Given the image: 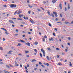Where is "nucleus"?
I'll list each match as a JSON object with an SVG mask.
<instances>
[{
  "instance_id": "8fccbe9b",
  "label": "nucleus",
  "mask_w": 73,
  "mask_h": 73,
  "mask_svg": "<svg viewBox=\"0 0 73 73\" xmlns=\"http://www.w3.org/2000/svg\"><path fill=\"white\" fill-rule=\"evenodd\" d=\"M64 10H65V11H67L66 7H65V8Z\"/></svg>"
},
{
  "instance_id": "603ef678",
  "label": "nucleus",
  "mask_w": 73,
  "mask_h": 73,
  "mask_svg": "<svg viewBox=\"0 0 73 73\" xmlns=\"http://www.w3.org/2000/svg\"><path fill=\"white\" fill-rule=\"evenodd\" d=\"M60 17H62V14H60Z\"/></svg>"
},
{
  "instance_id": "4468645a",
  "label": "nucleus",
  "mask_w": 73,
  "mask_h": 73,
  "mask_svg": "<svg viewBox=\"0 0 73 73\" xmlns=\"http://www.w3.org/2000/svg\"><path fill=\"white\" fill-rule=\"evenodd\" d=\"M47 13L48 15H49L50 16H51V15H50V12H49V11H48Z\"/></svg>"
},
{
  "instance_id": "09e8293b",
  "label": "nucleus",
  "mask_w": 73,
  "mask_h": 73,
  "mask_svg": "<svg viewBox=\"0 0 73 73\" xmlns=\"http://www.w3.org/2000/svg\"><path fill=\"white\" fill-rule=\"evenodd\" d=\"M0 49L1 50H3V48H2L1 47L0 48Z\"/></svg>"
},
{
  "instance_id": "1a4fd4ad",
  "label": "nucleus",
  "mask_w": 73,
  "mask_h": 73,
  "mask_svg": "<svg viewBox=\"0 0 73 73\" xmlns=\"http://www.w3.org/2000/svg\"><path fill=\"white\" fill-rule=\"evenodd\" d=\"M62 4L61 3H60L59 5V7L61 9H62Z\"/></svg>"
},
{
  "instance_id": "864d4df0",
  "label": "nucleus",
  "mask_w": 73,
  "mask_h": 73,
  "mask_svg": "<svg viewBox=\"0 0 73 73\" xmlns=\"http://www.w3.org/2000/svg\"><path fill=\"white\" fill-rule=\"evenodd\" d=\"M3 41H5V38H3Z\"/></svg>"
},
{
  "instance_id": "393cba45",
  "label": "nucleus",
  "mask_w": 73,
  "mask_h": 73,
  "mask_svg": "<svg viewBox=\"0 0 73 73\" xmlns=\"http://www.w3.org/2000/svg\"><path fill=\"white\" fill-rule=\"evenodd\" d=\"M34 51H35V52L36 53H37V50H36V49H35Z\"/></svg>"
},
{
  "instance_id": "0eeeda50",
  "label": "nucleus",
  "mask_w": 73,
  "mask_h": 73,
  "mask_svg": "<svg viewBox=\"0 0 73 73\" xmlns=\"http://www.w3.org/2000/svg\"><path fill=\"white\" fill-rule=\"evenodd\" d=\"M9 21L11 23H12L13 24H14V22L13 21L11 20H9Z\"/></svg>"
},
{
  "instance_id": "4be33fe9",
  "label": "nucleus",
  "mask_w": 73,
  "mask_h": 73,
  "mask_svg": "<svg viewBox=\"0 0 73 73\" xmlns=\"http://www.w3.org/2000/svg\"><path fill=\"white\" fill-rule=\"evenodd\" d=\"M11 52H12L11 51H10L9 52H8L7 53V54H11Z\"/></svg>"
},
{
  "instance_id": "b1692460",
  "label": "nucleus",
  "mask_w": 73,
  "mask_h": 73,
  "mask_svg": "<svg viewBox=\"0 0 73 73\" xmlns=\"http://www.w3.org/2000/svg\"><path fill=\"white\" fill-rule=\"evenodd\" d=\"M48 25H49L50 27H52V24L50 23L48 24Z\"/></svg>"
},
{
  "instance_id": "f03ea898",
  "label": "nucleus",
  "mask_w": 73,
  "mask_h": 73,
  "mask_svg": "<svg viewBox=\"0 0 73 73\" xmlns=\"http://www.w3.org/2000/svg\"><path fill=\"white\" fill-rule=\"evenodd\" d=\"M10 6L11 8H16L17 5L15 4H11L10 5Z\"/></svg>"
},
{
  "instance_id": "7c9ffc66",
  "label": "nucleus",
  "mask_w": 73,
  "mask_h": 73,
  "mask_svg": "<svg viewBox=\"0 0 73 73\" xmlns=\"http://www.w3.org/2000/svg\"><path fill=\"white\" fill-rule=\"evenodd\" d=\"M28 6L30 8H32V6H31V5H29Z\"/></svg>"
},
{
  "instance_id": "a211bd4d",
  "label": "nucleus",
  "mask_w": 73,
  "mask_h": 73,
  "mask_svg": "<svg viewBox=\"0 0 73 73\" xmlns=\"http://www.w3.org/2000/svg\"><path fill=\"white\" fill-rule=\"evenodd\" d=\"M39 54L40 57H42V54H41V53H39Z\"/></svg>"
},
{
  "instance_id": "20e7f679",
  "label": "nucleus",
  "mask_w": 73,
  "mask_h": 73,
  "mask_svg": "<svg viewBox=\"0 0 73 73\" xmlns=\"http://www.w3.org/2000/svg\"><path fill=\"white\" fill-rule=\"evenodd\" d=\"M26 44L27 45V46H30V45H31L30 43L29 42H27L26 43Z\"/></svg>"
},
{
  "instance_id": "423d86ee",
  "label": "nucleus",
  "mask_w": 73,
  "mask_h": 73,
  "mask_svg": "<svg viewBox=\"0 0 73 73\" xmlns=\"http://www.w3.org/2000/svg\"><path fill=\"white\" fill-rule=\"evenodd\" d=\"M31 60H32L31 61V62H34V61L35 62H36V60L34 59H32Z\"/></svg>"
},
{
  "instance_id": "de8ad7c7",
  "label": "nucleus",
  "mask_w": 73,
  "mask_h": 73,
  "mask_svg": "<svg viewBox=\"0 0 73 73\" xmlns=\"http://www.w3.org/2000/svg\"><path fill=\"white\" fill-rule=\"evenodd\" d=\"M51 40L52 41H54V39H53V38L52 37L51 38Z\"/></svg>"
},
{
  "instance_id": "2f4dec72",
  "label": "nucleus",
  "mask_w": 73,
  "mask_h": 73,
  "mask_svg": "<svg viewBox=\"0 0 73 73\" xmlns=\"http://www.w3.org/2000/svg\"><path fill=\"white\" fill-rule=\"evenodd\" d=\"M62 20L63 21H65V19H64V18H62Z\"/></svg>"
},
{
  "instance_id": "dca6fc26",
  "label": "nucleus",
  "mask_w": 73,
  "mask_h": 73,
  "mask_svg": "<svg viewBox=\"0 0 73 73\" xmlns=\"http://www.w3.org/2000/svg\"><path fill=\"white\" fill-rule=\"evenodd\" d=\"M21 11H19L18 13H17V15H19V14H20V13H21Z\"/></svg>"
},
{
  "instance_id": "9d476101",
  "label": "nucleus",
  "mask_w": 73,
  "mask_h": 73,
  "mask_svg": "<svg viewBox=\"0 0 73 73\" xmlns=\"http://www.w3.org/2000/svg\"><path fill=\"white\" fill-rule=\"evenodd\" d=\"M47 49L48 50H49V51L50 52H52V50L50 49V48H48Z\"/></svg>"
},
{
  "instance_id": "49530a36",
  "label": "nucleus",
  "mask_w": 73,
  "mask_h": 73,
  "mask_svg": "<svg viewBox=\"0 0 73 73\" xmlns=\"http://www.w3.org/2000/svg\"><path fill=\"white\" fill-rule=\"evenodd\" d=\"M61 64L60 63H58V65H61Z\"/></svg>"
},
{
  "instance_id": "c85d7f7f",
  "label": "nucleus",
  "mask_w": 73,
  "mask_h": 73,
  "mask_svg": "<svg viewBox=\"0 0 73 73\" xmlns=\"http://www.w3.org/2000/svg\"><path fill=\"white\" fill-rule=\"evenodd\" d=\"M25 69H26V70H28V68H27V66H25Z\"/></svg>"
},
{
  "instance_id": "f3484780",
  "label": "nucleus",
  "mask_w": 73,
  "mask_h": 73,
  "mask_svg": "<svg viewBox=\"0 0 73 73\" xmlns=\"http://www.w3.org/2000/svg\"><path fill=\"white\" fill-rule=\"evenodd\" d=\"M70 9V6H69V5H68V9Z\"/></svg>"
},
{
  "instance_id": "6e6d98bb",
  "label": "nucleus",
  "mask_w": 73,
  "mask_h": 73,
  "mask_svg": "<svg viewBox=\"0 0 73 73\" xmlns=\"http://www.w3.org/2000/svg\"><path fill=\"white\" fill-rule=\"evenodd\" d=\"M39 64H40V65H42V63L41 62H39Z\"/></svg>"
},
{
  "instance_id": "338daca9",
  "label": "nucleus",
  "mask_w": 73,
  "mask_h": 73,
  "mask_svg": "<svg viewBox=\"0 0 73 73\" xmlns=\"http://www.w3.org/2000/svg\"><path fill=\"white\" fill-rule=\"evenodd\" d=\"M68 38L69 40H70V37H69Z\"/></svg>"
},
{
  "instance_id": "412c9836",
  "label": "nucleus",
  "mask_w": 73,
  "mask_h": 73,
  "mask_svg": "<svg viewBox=\"0 0 73 73\" xmlns=\"http://www.w3.org/2000/svg\"><path fill=\"white\" fill-rule=\"evenodd\" d=\"M11 52H12L11 51H10L9 52H8L7 53V54H11Z\"/></svg>"
},
{
  "instance_id": "13d9d810",
  "label": "nucleus",
  "mask_w": 73,
  "mask_h": 73,
  "mask_svg": "<svg viewBox=\"0 0 73 73\" xmlns=\"http://www.w3.org/2000/svg\"><path fill=\"white\" fill-rule=\"evenodd\" d=\"M23 19H24L25 20H26V18L25 17H24Z\"/></svg>"
},
{
  "instance_id": "5fc2aeb1",
  "label": "nucleus",
  "mask_w": 73,
  "mask_h": 73,
  "mask_svg": "<svg viewBox=\"0 0 73 73\" xmlns=\"http://www.w3.org/2000/svg\"><path fill=\"white\" fill-rule=\"evenodd\" d=\"M20 27H24V26L23 25H20Z\"/></svg>"
},
{
  "instance_id": "052dcab7",
  "label": "nucleus",
  "mask_w": 73,
  "mask_h": 73,
  "mask_svg": "<svg viewBox=\"0 0 73 73\" xmlns=\"http://www.w3.org/2000/svg\"><path fill=\"white\" fill-rule=\"evenodd\" d=\"M27 68H29V64H27Z\"/></svg>"
},
{
  "instance_id": "f8f14e48",
  "label": "nucleus",
  "mask_w": 73,
  "mask_h": 73,
  "mask_svg": "<svg viewBox=\"0 0 73 73\" xmlns=\"http://www.w3.org/2000/svg\"><path fill=\"white\" fill-rule=\"evenodd\" d=\"M46 58L48 60V61H49V57L47 56H46Z\"/></svg>"
},
{
  "instance_id": "cd10ccee",
  "label": "nucleus",
  "mask_w": 73,
  "mask_h": 73,
  "mask_svg": "<svg viewBox=\"0 0 73 73\" xmlns=\"http://www.w3.org/2000/svg\"><path fill=\"white\" fill-rule=\"evenodd\" d=\"M18 46H21V44L20 43H18Z\"/></svg>"
},
{
  "instance_id": "c756f323",
  "label": "nucleus",
  "mask_w": 73,
  "mask_h": 73,
  "mask_svg": "<svg viewBox=\"0 0 73 73\" xmlns=\"http://www.w3.org/2000/svg\"><path fill=\"white\" fill-rule=\"evenodd\" d=\"M28 53H29V51H25V53L26 54Z\"/></svg>"
},
{
  "instance_id": "5701e85b",
  "label": "nucleus",
  "mask_w": 73,
  "mask_h": 73,
  "mask_svg": "<svg viewBox=\"0 0 73 73\" xmlns=\"http://www.w3.org/2000/svg\"><path fill=\"white\" fill-rule=\"evenodd\" d=\"M15 66H19V64L17 63H15Z\"/></svg>"
},
{
  "instance_id": "39448f33",
  "label": "nucleus",
  "mask_w": 73,
  "mask_h": 73,
  "mask_svg": "<svg viewBox=\"0 0 73 73\" xmlns=\"http://www.w3.org/2000/svg\"><path fill=\"white\" fill-rule=\"evenodd\" d=\"M57 1V0H52V2L54 4V3H56V2Z\"/></svg>"
},
{
  "instance_id": "69168bd1",
  "label": "nucleus",
  "mask_w": 73,
  "mask_h": 73,
  "mask_svg": "<svg viewBox=\"0 0 73 73\" xmlns=\"http://www.w3.org/2000/svg\"><path fill=\"white\" fill-rule=\"evenodd\" d=\"M59 57H60V56L57 55V58H59Z\"/></svg>"
},
{
  "instance_id": "2eb2a0df",
  "label": "nucleus",
  "mask_w": 73,
  "mask_h": 73,
  "mask_svg": "<svg viewBox=\"0 0 73 73\" xmlns=\"http://www.w3.org/2000/svg\"><path fill=\"white\" fill-rule=\"evenodd\" d=\"M51 16H52V17H54V15L53 14V13H52L51 14Z\"/></svg>"
},
{
  "instance_id": "72a5a7b5",
  "label": "nucleus",
  "mask_w": 73,
  "mask_h": 73,
  "mask_svg": "<svg viewBox=\"0 0 73 73\" xmlns=\"http://www.w3.org/2000/svg\"><path fill=\"white\" fill-rule=\"evenodd\" d=\"M22 24H27V23H25V22H22Z\"/></svg>"
},
{
  "instance_id": "a19ab883",
  "label": "nucleus",
  "mask_w": 73,
  "mask_h": 73,
  "mask_svg": "<svg viewBox=\"0 0 73 73\" xmlns=\"http://www.w3.org/2000/svg\"><path fill=\"white\" fill-rule=\"evenodd\" d=\"M25 72L26 73H28V70H26Z\"/></svg>"
},
{
  "instance_id": "aec40b11",
  "label": "nucleus",
  "mask_w": 73,
  "mask_h": 73,
  "mask_svg": "<svg viewBox=\"0 0 73 73\" xmlns=\"http://www.w3.org/2000/svg\"><path fill=\"white\" fill-rule=\"evenodd\" d=\"M5 33L6 34V35H9V33H8V32H7V31L5 32Z\"/></svg>"
},
{
  "instance_id": "473e14b6",
  "label": "nucleus",
  "mask_w": 73,
  "mask_h": 73,
  "mask_svg": "<svg viewBox=\"0 0 73 73\" xmlns=\"http://www.w3.org/2000/svg\"><path fill=\"white\" fill-rule=\"evenodd\" d=\"M35 44V45H37V44H38V42H35L34 43Z\"/></svg>"
},
{
  "instance_id": "7ed1b4c3",
  "label": "nucleus",
  "mask_w": 73,
  "mask_h": 73,
  "mask_svg": "<svg viewBox=\"0 0 73 73\" xmlns=\"http://www.w3.org/2000/svg\"><path fill=\"white\" fill-rule=\"evenodd\" d=\"M53 14H54L56 17H57V13H56V12L54 11L53 12Z\"/></svg>"
},
{
  "instance_id": "f704fd0d",
  "label": "nucleus",
  "mask_w": 73,
  "mask_h": 73,
  "mask_svg": "<svg viewBox=\"0 0 73 73\" xmlns=\"http://www.w3.org/2000/svg\"><path fill=\"white\" fill-rule=\"evenodd\" d=\"M56 49L57 50H60V48H56Z\"/></svg>"
},
{
  "instance_id": "0e129e2a",
  "label": "nucleus",
  "mask_w": 73,
  "mask_h": 73,
  "mask_svg": "<svg viewBox=\"0 0 73 73\" xmlns=\"http://www.w3.org/2000/svg\"><path fill=\"white\" fill-rule=\"evenodd\" d=\"M31 33L30 32H28V34H31Z\"/></svg>"
},
{
  "instance_id": "3c124183",
  "label": "nucleus",
  "mask_w": 73,
  "mask_h": 73,
  "mask_svg": "<svg viewBox=\"0 0 73 73\" xmlns=\"http://www.w3.org/2000/svg\"><path fill=\"white\" fill-rule=\"evenodd\" d=\"M41 9H42V10H43V11H44V9L43 8H42V7H41Z\"/></svg>"
},
{
  "instance_id": "774afa93",
  "label": "nucleus",
  "mask_w": 73,
  "mask_h": 73,
  "mask_svg": "<svg viewBox=\"0 0 73 73\" xmlns=\"http://www.w3.org/2000/svg\"><path fill=\"white\" fill-rule=\"evenodd\" d=\"M10 66H11V67H13V66L11 65V64H10Z\"/></svg>"
},
{
  "instance_id": "a18cd8bd",
  "label": "nucleus",
  "mask_w": 73,
  "mask_h": 73,
  "mask_svg": "<svg viewBox=\"0 0 73 73\" xmlns=\"http://www.w3.org/2000/svg\"><path fill=\"white\" fill-rule=\"evenodd\" d=\"M6 66L7 68H9V66L8 65H6Z\"/></svg>"
},
{
  "instance_id": "680f3d73",
  "label": "nucleus",
  "mask_w": 73,
  "mask_h": 73,
  "mask_svg": "<svg viewBox=\"0 0 73 73\" xmlns=\"http://www.w3.org/2000/svg\"><path fill=\"white\" fill-rule=\"evenodd\" d=\"M62 23V22H57V23Z\"/></svg>"
},
{
  "instance_id": "a878e982",
  "label": "nucleus",
  "mask_w": 73,
  "mask_h": 73,
  "mask_svg": "<svg viewBox=\"0 0 73 73\" xmlns=\"http://www.w3.org/2000/svg\"><path fill=\"white\" fill-rule=\"evenodd\" d=\"M17 11H16L15 12V13H14V15H16V13H17Z\"/></svg>"
},
{
  "instance_id": "c03bdc74",
  "label": "nucleus",
  "mask_w": 73,
  "mask_h": 73,
  "mask_svg": "<svg viewBox=\"0 0 73 73\" xmlns=\"http://www.w3.org/2000/svg\"><path fill=\"white\" fill-rule=\"evenodd\" d=\"M0 64H4V63H3V62H1V61H0Z\"/></svg>"
},
{
  "instance_id": "79ce46f5",
  "label": "nucleus",
  "mask_w": 73,
  "mask_h": 73,
  "mask_svg": "<svg viewBox=\"0 0 73 73\" xmlns=\"http://www.w3.org/2000/svg\"><path fill=\"white\" fill-rule=\"evenodd\" d=\"M69 65L70 66H72V64H69Z\"/></svg>"
},
{
  "instance_id": "bf43d9fd",
  "label": "nucleus",
  "mask_w": 73,
  "mask_h": 73,
  "mask_svg": "<svg viewBox=\"0 0 73 73\" xmlns=\"http://www.w3.org/2000/svg\"><path fill=\"white\" fill-rule=\"evenodd\" d=\"M49 58V60H52V58L51 57H50Z\"/></svg>"
},
{
  "instance_id": "58836bf2",
  "label": "nucleus",
  "mask_w": 73,
  "mask_h": 73,
  "mask_svg": "<svg viewBox=\"0 0 73 73\" xmlns=\"http://www.w3.org/2000/svg\"><path fill=\"white\" fill-rule=\"evenodd\" d=\"M3 71L4 72V73H7V71H6V70H3Z\"/></svg>"
},
{
  "instance_id": "4d7b16f0",
  "label": "nucleus",
  "mask_w": 73,
  "mask_h": 73,
  "mask_svg": "<svg viewBox=\"0 0 73 73\" xmlns=\"http://www.w3.org/2000/svg\"><path fill=\"white\" fill-rule=\"evenodd\" d=\"M3 30H4L6 32H7V30L5 29L4 28Z\"/></svg>"
},
{
  "instance_id": "6ab92c4d",
  "label": "nucleus",
  "mask_w": 73,
  "mask_h": 73,
  "mask_svg": "<svg viewBox=\"0 0 73 73\" xmlns=\"http://www.w3.org/2000/svg\"><path fill=\"white\" fill-rule=\"evenodd\" d=\"M45 38H44V37H43L42 38V41H43V42H45Z\"/></svg>"
},
{
  "instance_id": "ea45409f",
  "label": "nucleus",
  "mask_w": 73,
  "mask_h": 73,
  "mask_svg": "<svg viewBox=\"0 0 73 73\" xmlns=\"http://www.w3.org/2000/svg\"><path fill=\"white\" fill-rule=\"evenodd\" d=\"M19 17H20V18H21V15H19Z\"/></svg>"
},
{
  "instance_id": "bb28decb",
  "label": "nucleus",
  "mask_w": 73,
  "mask_h": 73,
  "mask_svg": "<svg viewBox=\"0 0 73 73\" xmlns=\"http://www.w3.org/2000/svg\"><path fill=\"white\" fill-rule=\"evenodd\" d=\"M46 65L47 66H49V64L48 63H46Z\"/></svg>"
},
{
  "instance_id": "ddd939ff",
  "label": "nucleus",
  "mask_w": 73,
  "mask_h": 73,
  "mask_svg": "<svg viewBox=\"0 0 73 73\" xmlns=\"http://www.w3.org/2000/svg\"><path fill=\"white\" fill-rule=\"evenodd\" d=\"M17 20H21V21H22V20H23L22 19L18 18H17Z\"/></svg>"
},
{
  "instance_id": "f257e3e1",
  "label": "nucleus",
  "mask_w": 73,
  "mask_h": 73,
  "mask_svg": "<svg viewBox=\"0 0 73 73\" xmlns=\"http://www.w3.org/2000/svg\"><path fill=\"white\" fill-rule=\"evenodd\" d=\"M41 51L43 53V55L44 57L45 56V52L44 51V49L43 48H42L41 49Z\"/></svg>"
},
{
  "instance_id": "9b49d317",
  "label": "nucleus",
  "mask_w": 73,
  "mask_h": 73,
  "mask_svg": "<svg viewBox=\"0 0 73 73\" xmlns=\"http://www.w3.org/2000/svg\"><path fill=\"white\" fill-rule=\"evenodd\" d=\"M19 41H21V42H23V43H25V41L23 40H20Z\"/></svg>"
},
{
  "instance_id": "c9c22d12",
  "label": "nucleus",
  "mask_w": 73,
  "mask_h": 73,
  "mask_svg": "<svg viewBox=\"0 0 73 73\" xmlns=\"http://www.w3.org/2000/svg\"><path fill=\"white\" fill-rule=\"evenodd\" d=\"M31 23H32V24H34V21H31Z\"/></svg>"
},
{
  "instance_id": "6e6552de",
  "label": "nucleus",
  "mask_w": 73,
  "mask_h": 73,
  "mask_svg": "<svg viewBox=\"0 0 73 73\" xmlns=\"http://www.w3.org/2000/svg\"><path fill=\"white\" fill-rule=\"evenodd\" d=\"M65 24H71V23H69V22H67V21H66L64 23Z\"/></svg>"
},
{
  "instance_id": "37998d69",
  "label": "nucleus",
  "mask_w": 73,
  "mask_h": 73,
  "mask_svg": "<svg viewBox=\"0 0 73 73\" xmlns=\"http://www.w3.org/2000/svg\"><path fill=\"white\" fill-rule=\"evenodd\" d=\"M44 37L45 38H47V36L46 35H44Z\"/></svg>"
},
{
  "instance_id": "4c0bfd02",
  "label": "nucleus",
  "mask_w": 73,
  "mask_h": 73,
  "mask_svg": "<svg viewBox=\"0 0 73 73\" xmlns=\"http://www.w3.org/2000/svg\"><path fill=\"white\" fill-rule=\"evenodd\" d=\"M3 7H5V8H7V5H3Z\"/></svg>"
},
{
  "instance_id": "e433bc0d",
  "label": "nucleus",
  "mask_w": 73,
  "mask_h": 73,
  "mask_svg": "<svg viewBox=\"0 0 73 73\" xmlns=\"http://www.w3.org/2000/svg\"><path fill=\"white\" fill-rule=\"evenodd\" d=\"M53 35L54 36H56V34L54 33H53Z\"/></svg>"
},
{
  "instance_id": "e2e57ef3",
  "label": "nucleus",
  "mask_w": 73,
  "mask_h": 73,
  "mask_svg": "<svg viewBox=\"0 0 73 73\" xmlns=\"http://www.w3.org/2000/svg\"><path fill=\"white\" fill-rule=\"evenodd\" d=\"M15 31H16V32H19V30L18 29H16L15 30Z\"/></svg>"
}]
</instances>
